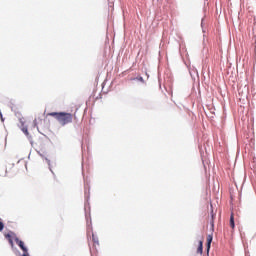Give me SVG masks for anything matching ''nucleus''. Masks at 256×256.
Listing matches in <instances>:
<instances>
[{
    "mask_svg": "<svg viewBox=\"0 0 256 256\" xmlns=\"http://www.w3.org/2000/svg\"><path fill=\"white\" fill-rule=\"evenodd\" d=\"M47 116L54 117L62 127L69 125V123H73V119L77 117L75 113L71 114L67 112H50Z\"/></svg>",
    "mask_w": 256,
    "mask_h": 256,
    "instance_id": "nucleus-1",
    "label": "nucleus"
},
{
    "mask_svg": "<svg viewBox=\"0 0 256 256\" xmlns=\"http://www.w3.org/2000/svg\"><path fill=\"white\" fill-rule=\"evenodd\" d=\"M15 243L23 251L22 256H29V249L27 248V246H25V242H23V240H20L19 238L16 237Z\"/></svg>",
    "mask_w": 256,
    "mask_h": 256,
    "instance_id": "nucleus-2",
    "label": "nucleus"
},
{
    "mask_svg": "<svg viewBox=\"0 0 256 256\" xmlns=\"http://www.w3.org/2000/svg\"><path fill=\"white\" fill-rule=\"evenodd\" d=\"M88 235H92V241H93L94 245H99V238L97 236H95L93 231H88Z\"/></svg>",
    "mask_w": 256,
    "mask_h": 256,
    "instance_id": "nucleus-3",
    "label": "nucleus"
},
{
    "mask_svg": "<svg viewBox=\"0 0 256 256\" xmlns=\"http://www.w3.org/2000/svg\"><path fill=\"white\" fill-rule=\"evenodd\" d=\"M211 243H213V235L207 236V253H209V250L211 249Z\"/></svg>",
    "mask_w": 256,
    "mask_h": 256,
    "instance_id": "nucleus-4",
    "label": "nucleus"
},
{
    "mask_svg": "<svg viewBox=\"0 0 256 256\" xmlns=\"http://www.w3.org/2000/svg\"><path fill=\"white\" fill-rule=\"evenodd\" d=\"M230 227L231 229H235V216L233 213L230 215Z\"/></svg>",
    "mask_w": 256,
    "mask_h": 256,
    "instance_id": "nucleus-5",
    "label": "nucleus"
},
{
    "mask_svg": "<svg viewBox=\"0 0 256 256\" xmlns=\"http://www.w3.org/2000/svg\"><path fill=\"white\" fill-rule=\"evenodd\" d=\"M197 253H200V255H203V240L199 241V246L197 249Z\"/></svg>",
    "mask_w": 256,
    "mask_h": 256,
    "instance_id": "nucleus-6",
    "label": "nucleus"
},
{
    "mask_svg": "<svg viewBox=\"0 0 256 256\" xmlns=\"http://www.w3.org/2000/svg\"><path fill=\"white\" fill-rule=\"evenodd\" d=\"M39 122H41V118H38V119L34 120L35 127H37L39 125Z\"/></svg>",
    "mask_w": 256,
    "mask_h": 256,
    "instance_id": "nucleus-7",
    "label": "nucleus"
},
{
    "mask_svg": "<svg viewBox=\"0 0 256 256\" xmlns=\"http://www.w3.org/2000/svg\"><path fill=\"white\" fill-rule=\"evenodd\" d=\"M8 243L11 245L12 249L15 247V244L13 243V239H9Z\"/></svg>",
    "mask_w": 256,
    "mask_h": 256,
    "instance_id": "nucleus-8",
    "label": "nucleus"
},
{
    "mask_svg": "<svg viewBox=\"0 0 256 256\" xmlns=\"http://www.w3.org/2000/svg\"><path fill=\"white\" fill-rule=\"evenodd\" d=\"M3 229H5V224H3V222L0 221V231H3Z\"/></svg>",
    "mask_w": 256,
    "mask_h": 256,
    "instance_id": "nucleus-9",
    "label": "nucleus"
},
{
    "mask_svg": "<svg viewBox=\"0 0 256 256\" xmlns=\"http://www.w3.org/2000/svg\"><path fill=\"white\" fill-rule=\"evenodd\" d=\"M137 80H138V81H141V83H145V80H143V77H141V76L138 77Z\"/></svg>",
    "mask_w": 256,
    "mask_h": 256,
    "instance_id": "nucleus-10",
    "label": "nucleus"
},
{
    "mask_svg": "<svg viewBox=\"0 0 256 256\" xmlns=\"http://www.w3.org/2000/svg\"><path fill=\"white\" fill-rule=\"evenodd\" d=\"M5 237H6V239H8V241H9V239H13V238H11V234H6Z\"/></svg>",
    "mask_w": 256,
    "mask_h": 256,
    "instance_id": "nucleus-11",
    "label": "nucleus"
},
{
    "mask_svg": "<svg viewBox=\"0 0 256 256\" xmlns=\"http://www.w3.org/2000/svg\"><path fill=\"white\" fill-rule=\"evenodd\" d=\"M213 225H214V224H213V215H212V227H213Z\"/></svg>",
    "mask_w": 256,
    "mask_h": 256,
    "instance_id": "nucleus-12",
    "label": "nucleus"
}]
</instances>
